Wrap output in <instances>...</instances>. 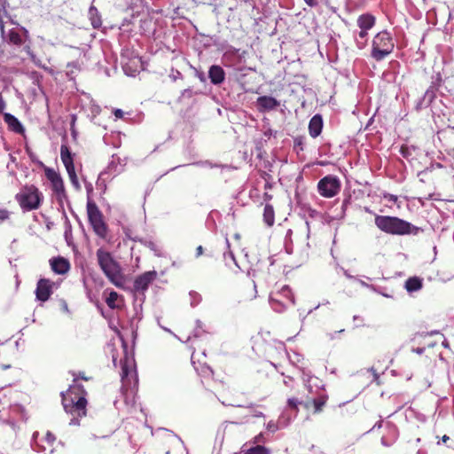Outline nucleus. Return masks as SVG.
Masks as SVG:
<instances>
[{"label":"nucleus","mask_w":454,"mask_h":454,"mask_svg":"<svg viewBox=\"0 0 454 454\" xmlns=\"http://www.w3.org/2000/svg\"><path fill=\"white\" fill-rule=\"evenodd\" d=\"M98 265L109 279V281L117 287H122L125 283V278L120 263L114 258L112 254L103 248L96 252Z\"/></svg>","instance_id":"1"},{"label":"nucleus","mask_w":454,"mask_h":454,"mask_svg":"<svg viewBox=\"0 0 454 454\" xmlns=\"http://www.w3.org/2000/svg\"><path fill=\"white\" fill-rule=\"evenodd\" d=\"M375 225L382 231L391 235H417L420 228L395 216L376 215Z\"/></svg>","instance_id":"2"},{"label":"nucleus","mask_w":454,"mask_h":454,"mask_svg":"<svg viewBox=\"0 0 454 454\" xmlns=\"http://www.w3.org/2000/svg\"><path fill=\"white\" fill-rule=\"evenodd\" d=\"M85 395L86 392L80 384L70 386L66 394L62 392V403L65 411L71 414H76L78 417L85 416L87 404Z\"/></svg>","instance_id":"3"},{"label":"nucleus","mask_w":454,"mask_h":454,"mask_svg":"<svg viewBox=\"0 0 454 454\" xmlns=\"http://www.w3.org/2000/svg\"><path fill=\"white\" fill-rule=\"evenodd\" d=\"M23 211L37 209L43 200V194L35 185L24 186L15 196Z\"/></svg>","instance_id":"4"},{"label":"nucleus","mask_w":454,"mask_h":454,"mask_svg":"<svg viewBox=\"0 0 454 454\" xmlns=\"http://www.w3.org/2000/svg\"><path fill=\"white\" fill-rule=\"evenodd\" d=\"M395 43L390 34L384 30L378 33L372 41V57L380 61L388 56L394 50Z\"/></svg>","instance_id":"5"},{"label":"nucleus","mask_w":454,"mask_h":454,"mask_svg":"<svg viewBox=\"0 0 454 454\" xmlns=\"http://www.w3.org/2000/svg\"><path fill=\"white\" fill-rule=\"evenodd\" d=\"M87 213L89 222L91 224L95 233L105 239L107 235V226L103 220V215L95 202L89 200L87 203Z\"/></svg>","instance_id":"6"},{"label":"nucleus","mask_w":454,"mask_h":454,"mask_svg":"<svg viewBox=\"0 0 454 454\" xmlns=\"http://www.w3.org/2000/svg\"><path fill=\"white\" fill-rule=\"evenodd\" d=\"M286 301L290 304L294 303V295L288 286H284L281 291L270 297V304L272 309L278 313L286 310Z\"/></svg>","instance_id":"7"},{"label":"nucleus","mask_w":454,"mask_h":454,"mask_svg":"<svg viewBox=\"0 0 454 454\" xmlns=\"http://www.w3.org/2000/svg\"><path fill=\"white\" fill-rule=\"evenodd\" d=\"M317 190L321 196L333 198L338 194L340 190V181L335 176H326L317 183Z\"/></svg>","instance_id":"8"},{"label":"nucleus","mask_w":454,"mask_h":454,"mask_svg":"<svg viewBox=\"0 0 454 454\" xmlns=\"http://www.w3.org/2000/svg\"><path fill=\"white\" fill-rule=\"evenodd\" d=\"M45 176L51 184L52 191L55 192L57 200L62 203L64 200H67V195L65 190L64 182L59 173L54 169L46 168Z\"/></svg>","instance_id":"9"},{"label":"nucleus","mask_w":454,"mask_h":454,"mask_svg":"<svg viewBox=\"0 0 454 454\" xmlns=\"http://www.w3.org/2000/svg\"><path fill=\"white\" fill-rule=\"evenodd\" d=\"M156 278L157 272L155 270L146 271L137 276L133 285L134 291L137 293H144Z\"/></svg>","instance_id":"10"},{"label":"nucleus","mask_w":454,"mask_h":454,"mask_svg":"<svg viewBox=\"0 0 454 454\" xmlns=\"http://www.w3.org/2000/svg\"><path fill=\"white\" fill-rule=\"evenodd\" d=\"M8 43L16 45V46H21L25 43L28 37V32L24 27H21L20 29L18 28H12L8 31L4 36H3Z\"/></svg>","instance_id":"11"},{"label":"nucleus","mask_w":454,"mask_h":454,"mask_svg":"<svg viewBox=\"0 0 454 454\" xmlns=\"http://www.w3.org/2000/svg\"><path fill=\"white\" fill-rule=\"evenodd\" d=\"M53 283L49 279L41 278L36 285L35 296L41 301H46L52 294Z\"/></svg>","instance_id":"12"},{"label":"nucleus","mask_w":454,"mask_h":454,"mask_svg":"<svg viewBox=\"0 0 454 454\" xmlns=\"http://www.w3.org/2000/svg\"><path fill=\"white\" fill-rule=\"evenodd\" d=\"M280 103L273 97L262 96L256 100V106L260 112L271 111L277 108Z\"/></svg>","instance_id":"13"},{"label":"nucleus","mask_w":454,"mask_h":454,"mask_svg":"<svg viewBox=\"0 0 454 454\" xmlns=\"http://www.w3.org/2000/svg\"><path fill=\"white\" fill-rule=\"evenodd\" d=\"M225 71L219 65H212L208 69V78L212 84L220 85L225 80Z\"/></svg>","instance_id":"14"},{"label":"nucleus","mask_w":454,"mask_h":454,"mask_svg":"<svg viewBox=\"0 0 454 454\" xmlns=\"http://www.w3.org/2000/svg\"><path fill=\"white\" fill-rule=\"evenodd\" d=\"M51 270L57 274H65L70 269L69 262L63 257H56L51 260Z\"/></svg>","instance_id":"15"},{"label":"nucleus","mask_w":454,"mask_h":454,"mask_svg":"<svg viewBox=\"0 0 454 454\" xmlns=\"http://www.w3.org/2000/svg\"><path fill=\"white\" fill-rule=\"evenodd\" d=\"M322 129H323L322 116L320 114L314 115L310 119L309 123V135L313 138H316L317 137H318L321 134Z\"/></svg>","instance_id":"16"},{"label":"nucleus","mask_w":454,"mask_h":454,"mask_svg":"<svg viewBox=\"0 0 454 454\" xmlns=\"http://www.w3.org/2000/svg\"><path fill=\"white\" fill-rule=\"evenodd\" d=\"M4 120L5 123L8 125L9 129L12 131L21 134L24 132V128L20 121L12 114L9 113L4 114Z\"/></svg>","instance_id":"17"},{"label":"nucleus","mask_w":454,"mask_h":454,"mask_svg":"<svg viewBox=\"0 0 454 454\" xmlns=\"http://www.w3.org/2000/svg\"><path fill=\"white\" fill-rule=\"evenodd\" d=\"M375 24V18L371 14H363L357 20L360 29H371Z\"/></svg>","instance_id":"18"},{"label":"nucleus","mask_w":454,"mask_h":454,"mask_svg":"<svg viewBox=\"0 0 454 454\" xmlns=\"http://www.w3.org/2000/svg\"><path fill=\"white\" fill-rule=\"evenodd\" d=\"M423 286L422 279L419 277L409 278L405 281V288L409 293L417 292Z\"/></svg>","instance_id":"19"},{"label":"nucleus","mask_w":454,"mask_h":454,"mask_svg":"<svg viewBox=\"0 0 454 454\" xmlns=\"http://www.w3.org/2000/svg\"><path fill=\"white\" fill-rule=\"evenodd\" d=\"M263 221L268 226H272L275 222V214L273 207L266 204L263 209Z\"/></svg>","instance_id":"20"},{"label":"nucleus","mask_w":454,"mask_h":454,"mask_svg":"<svg viewBox=\"0 0 454 454\" xmlns=\"http://www.w3.org/2000/svg\"><path fill=\"white\" fill-rule=\"evenodd\" d=\"M106 302L111 309H120L121 307V301L120 300V296L114 291L110 292L106 300Z\"/></svg>","instance_id":"21"},{"label":"nucleus","mask_w":454,"mask_h":454,"mask_svg":"<svg viewBox=\"0 0 454 454\" xmlns=\"http://www.w3.org/2000/svg\"><path fill=\"white\" fill-rule=\"evenodd\" d=\"M89 15L90 17L91 24H92L93 27H95V28L99 27L101 26L102 22H101V19L98 14V9L94 6H90L89 9Z\"/></svg>","instance_id":"22"},{"label":"nucleus","mask_w":454,"mask_h":454,"mask_svg":"<svg viewBox=\"0 0 454 454\" xmlns=\"http://www.w3.org/2000/svg\"><path fill=\"white\" fill-rule=\"evenodd\" d=\"M132 239L135 241H139L140 243L144 244L145 247H149L154 253L155 255H157V256L161 255L160 248L153 241L144 240V239H138V238H133Z\"/></svg>","instance_id":"23"},{"label":"nucleus","mask_w":454,"mask_h":454,"mask_svg":"<svg viewBox=\"0 0 454 454\" xmlns=\"http://www.w3.org/2000/svg\"><path fill=\"white\" fill-rule=\"evenodd\" d=\"M327 399H328V396L326 395H321L318 397L313 399L315 412H320L322 411Z\"/></svg>","instance_id":"24"},{"label":"nucleus","mask_w":454,"mask_h":454,"mask_svg":"<svg viewBox=\"0 0 454 454\" xmlns=\"http://www.w3.org/2000/svg\"><path fill=\"white\" fill-rule=\"evenodd\" d=\"M60 157L63 163L73 161L71 152L66 145H62L60 147Z\"/></svg>","instance_id":"25"},{"label":"nucleus","mask_w":454,"mask_h":454,"mask_svg":"<svg viewBox=\"0 0 454 454\" xmlns=\"http://www.w3.org/2000/svg\"><path fill=\"white\" fill-rule=\"evenodd\" d=\"M243 454H270V451L269 449L262 445H257L248 449Z\"/></svg>","instance_id":"26"},{"label":"nucleus","mask_w":454,"mask_h":454,"mask_svg":"<svg viewBox=\"0 0 454 454\" xmlns=\"http://www.w3.org/2000/svg\"><path fill=\"white\" fill-rule=\"evenodd\" d=\"M121 381H122V385L123 387H126L127 384H128V376H129V366L127 364V361H122L121 360Z\"/></svg>","instance_id":"27"},{"label":"nucleus","mask_w":454,"mask_h":454,"mask_svg":"<svg viewBox=\"0 0 454 454\" xmlns=\"http://www.w3.org/2000/svg\"><path fill=\"white\" fill-rule=\"evenodd\" d=\"M284 426H286V425L285 424L281 425V420H278V423L271 420L267 424V429H268V431H270L271 433H275L276 431H278L280 428V427H284Z\"/></svg>","instance_id":"28"},{"label":"nucleus","mask_w":454,"mask_h":454,"mask_svg":"<svg viewBox=\"0 0 454 454\" xmlns=\"http://www.w3.org/2000/svg\"><path fill=\"white\" fill-rule=\"evenodd\" d=\"M63 164L65 165V168L67 169L68 176L76 174L75 169H74V161H68V162L63 163Z\"/></svg>","instance_id":"29"},{"label":"nucleus","mask_w":454,"mask_h":454,"mask_svg":"<svg viewBox=\"0 0 454 454\" xmlns=\"http://www.w3.org/2000/svg\"><path fill=\"white\" fill-rule=\"evenodd\" d=\"M69 176L70 182H71V184L74 185V187L76 190H80V189H81V185H80V184H79L77 175H76V174H74V175H70V176Z\"/></svg>","instance_id":"30"},{"label":"nucleus","mask_w":454,"mask_h":454,"mask_svg":"<svg viewBox=\"0 0 454 454\" xmlns=\"http://www.w3.org/2000/svg\"><path fill=\"white\" fill-rule=\"evenodd\" d=\"M10 212L7 209L0 208V223L9 219Z\"/></svg>","instance_id":"31"},{"label":"nucleus","mask_w":454,"mask_h":454,"mask_svg":"<svg viewBox=\"0 0 454 454\" xmlns=\"http://www.w3.org/2000/svg\"><path fill=\"white\" fill-rule=\"evenodd\" d=\"M45 440L49 444L51 445L56 441V437L51 432L48 431L45 434Z\"/></svg>","instance_id":"32"},{"label":"nucleus","mask_w":454,"mask_h":454,"mask_svg":"<svg viewBox=\"0 0 454 454\" xmlns=\"http://www.w3.org/2000/svg\"><path fill=\"white\" fill-rule=\"evenodd\" d=\"M298 403H300V402H299V401H298V399H296V398H289V399H288V405H289L291 408H294V409H296V408H297Z\"/></svg>","instance_id":"33"},{"label":"nucleus","mask_w":454,"mask_h":454,"mask_svg":"<svg viewBox=\"0 0 454 454\" xmlns=\"http://www.w3.org/2000/svg\"><path fill=\"white\" fill-rule=\"evenodd\" d=\"M303 1L305 2V4L308 6L311 7V8L317 6L319 4V0H303Z\"/></svg>","instance_id":"34"},{"label":"nucleus","mask_w":454,"mask_h":454,"mask_svg":"<svg viewBox=\"0 0 454 454\" xmlns=\"http://www.w3.org/2000/svg\"><path fill=\"white\" fill-rule=\"evenodd\" d=\"M6 107V104H5V101L4 99L3 98L2 95L0 94V114H2L4 115V111Z\"/></svg>","instance_id":"35"},{"label":"nucleus","mask_w":454,"mask_h":454,"mask_svg":"<svg viewBox=\"0 0 454 454\" xmlns=\"http://www.w3.org/2000/svg\"><path fill=\"white\" fill-rule=\"evenodd\" d=\"M294 145H295V146L300 147L301 150H303V147H302V145H303V139H302V137L295 138Z\"/></svg>","instance_id":"36"},{"label":"nucleus","mask_w":454,"mask_h":454,"mask_svg":"<svg viewBox=\"0 0 454 454\" xmlns=\"http://www.w3.org/2000/svg\"><path fill=\"white\" fill-rule=\"evenodd\" d=\"M367 31H368V29H361L360 32H359V35H358L359 37L361 39H364L367 36V35H368Z\"/></svg>","instance_id":"37"},{"label":"nucleus","mask_w":454,"mask_h":454,"mask_svg":"<svg viewBox=\"0 0 454 454\" xmlns=\"http://www.w3.org/2000/svg\"><path fill=\"white\" fill-rule=\"evenodd\" d=\"M197 76H198V78L200 79V82H206V76H205V74L203 72L198 73Z\"/></svg>","instance_id":"38"},{"label":"nucleus","mask_w":454,"mask_h":454,"mask_svg":"<svg viewBox=\"0 0 454 454\" xmlns=\"http://www.w3.org/2000/svg\"><path fill=\"white\" fill-rule=\"evenodd\" d=\"M262 439H263L262 434H259L258 435H256L254 437V443H258V442H262Z\"/></svg>","instance_id":"39"},{"label":"nucleus","mask_w":454,"mask_h":454,"mask_svg":"<svg viewBox=\"0 0 454 454\" xmlns=\"http://www.w3.org/2000/svg\"><path fill=\"white\" fill-rule=\"evenodd\" d=\"M202 254H203V247H202V246H199V247L196 248V256H197V257H199V256H200Z\"/></svg>","instance_id":"40"},{"label":"nucleus","mask_w":454,"mask_h":454,"mask_svg":"<svg viewBox=\"0 0 454 454\" xmlns=\"http://www.w3.org/2000/svg\"><path fill=\"white\" fill-rule=\"evenodd\" d=\"M114 115L117 117V118H121L123 116V112L122 110L121 109H116L114 111Z\"/></svg>","instance_id":"41"},{"label":"nucleus","mask_w":454,"mask_h":454,"mask_svg":"<svg viewBox=\"0 0 454 454\" xmlns=\"http://www.w3.org/2000/svg\"><path fill=\"white\" fill-rule=\"evenodd\" d=\"M182 77H183V75H182V74L179 71H176V74L172 75V79L174 81H176L178 78H182Z\"/></svg>","instance_id":"42"},{"label":"nucleus","mask_w":454,"mask_h":454,"mask_svg":"<svg viewBox=\"0 0 454 454\" xmlns=\"http://www.w3.org/2000/svg\"><path fill=\"white\" fill-rule=\"evenodd\" d=\"M70 425H74V426H77L79 425V419L78 418H73L71 420H70Z\"/></svg>","instance_id":"43"},{"label":"nucleus","mask_w":454,"mask_h":454,"mask_svg":"<svg viewBox=\"0 0 454 454\" xmlns=\"http://www.w3.org/2000/svg\"><path fill=\"white\" fill-rule=\"evenodd\" d=\"M112 158H113V159H112L111 162H110V163H109V165H108V168H109V169H111V168L114 167V163H115V156H114V155H113V157H112Z\"/></svg>","instance_id":"44"},{"label":"nucleus","mask_w":454,"mask_h":454,"mask_svg":"<svg viewBox=\"0 0 454 454\" xmlns=\"http://www.w3.org/2000/svg\"><path fill=\"white\" fill-rule=\"evenodd\" d=\"M192 93V90L190 89H186L183 91L182 95L184 96L185 94L190 95Z\"/></svg>","instance_id":"45"},{"label":"nucleus","mask_w":454,"mask_h":454,"mask_svg":"<svg viewBox=\"0 0 454 454\" xmlns=\"http://www.w3.org/2000/svg\"><path fill=\"white\" fill-rule=\"evenodd\" d=\"M449 439H450V438H449V436H448V435H443V436L442 437V442H446Z\"/></svg>","instance_id":"46"},{"label":"nucleus","mask_w":454,"mask_h":454,"mask_svg":"<svg viewBox=\"0 0 454 454\" xmlns=\"http://www.w3.org/2000/svg\"><path fill=\"white\" fill-rule=\"evenodd\" d=\"M264 197H265V200H270L271 199V195H270L268 193H265Z\"/></svg>","instance_id":"47"},{"label":"nucleus","mask_w":454,"mask_h":454,"mask_svg":"<svg viewBox=\"0 0 454 454\" xmlns=\"http://www.w3.org/2000/svg\"><path fill=\"white\" fill-rule=\"evenodd\" d=\"M262 415H263V414H262V412H261V411H258V412L254 413V416H255V417H261V416H262Z\"/></svg>","instance_id":"48"},{"label":"nucleus","mask_w":454,"mask_h":454,"mask_svg":"<svg viewBox=\"0 0 454 454\" xmlns=\"http://www.w3.org/2000/svg\"><path fill=\"white\" fill-rule=\"evenodd\" d=\"M116 362H117V358L114 356H113V363L114 364V366H116Z\"/></svg>","instance_id":"49"},{"label":"nucleus","mask_w":454,"mask_h":454,"mask_svg":"<svg viewBox=\"0 0 454 454\" xmlns=\"http://www.w3.org/2000/svg\"><path fill=\"white\" fill-rule=\"evenodd\" d=\"M196 324H197V326H198L199 328H200V327H201V322H200V320H197V321H196Z\"/></svg>","instance_id":"50"},{"label":"nucleus","mask_w":454,"mask_h":454,"mask_svg":"<svg viewBox=\"0 0 454 454\" xmlns=\"http://www.w3.org/2000/svg\"><path fill=\"white\" fill-rule=\"evenodd\" d=\"M371 371L373 372L374 377L378 378V374L376 373L375 370L373 368H371Z\"/></svg>","instance_id":"51"},{"label":"nucleus","mask_w":454,"mask_h":454,"mask_svg":"<svg viewBox=\"0 0 454 454\" xmlns=\"http://www.w3.org/2000/svg\"><path fill=\"white\" fill-rule=\"evenodd\" d=\"M199 336H200V333L198 330H196L194 333V337H199Z\"/></svg>","instance_id":"52"},{"label":"nucleus","mask_w":454,"mask_h":454,"mask_svg":"<svg viewBox=\"0 0 454 454\" xmlns=\"http://www.w3.org/2000/svg\"><path fill=\"white\" fill-rule=\"evenodd\" d=\"M79 377L82 378V380H87V378L82 373L79 374Z\"/></svg>","instance_id":"53"},{"label":"nucleus","mask_w":454,"mask_h":454,"mask_svg":"<svg viewBox=\"0 0 454 454\" xmlns=\"http://www.w3.org/2000/svg\"><path fill=\"white\" fill-rule=\"evenodd\" d=\"M229 255H230V257H231L232 260H234V254H233V253H232V252H230V253H229Z\"/></svg>","instance_id":"54"},{"label":"nucleus","mask_w":454,"mask_h":454,"mask_svg":"<svg viewBox=\"0 0 454 454\" xmlns=\"http://www.w3.org/2000/svg\"><path fill=\"white\" fill-rule=\"evenodd\" d=\"M423 352V348H418L417 353L421 354Z\"/></svg>","instance_id":"55"},{"label":"nucleus","mask_w":454,"mask_h":454,"mask_svg":"<svg viewBox=\"0 0 454 454\" xmlns=\"http://www.w3.org/2000/svg\"><path fill=\"white\" fill-rule=\"evenodd\" d=\"M381 427V421L378 422V423L374 426V427Z\"/></svg>","instance_id":"56"},{"label":"nucleus","mask_w":454,"mask_h":454,"mask_svg":"<svg viewBox=\"0 0 454 454\" xmlns=\"http://www.w3.org/2000/svg\"><path fill=\"white\" fill-rule=\"evenodd\" d=\"M38 435V432L34 433L33 437H36Z\"/></svg>","instance_id":"57"},{"label":"nucleus","mask_w":454,"mask_h":454,"mask_svg":"<svg viewBox=\"0 0 454 454\" xmlns=\"http://www.w3.org/2000/svg\"><path fill=\"white\" fill-rule=\"evenodd\" d=\"M226 244L228 247H230V243H229L228 239H226Z\"/></svg>","instance_id":"58"},{"label":"nucleus","mask_w":454,"mask_h":454,"mask_svg":"<svg viewBox=\"0 0 454 454\" xmlns=\"http://www.w3.org/2000/svg\"><path fill=\"white\" fill-rule=\"evenodd\" d=\"M125 403H128V397L127 396L125 397Z\"/></svg>","instance_id":"59"},{"label":"nucleus","mask_w":454,"mask_h":454,"mask_svg":"<svg viewBox=\"0 0 454 454\" xmlns=\"http://www.w3.org/2000/svg\"><path fill=\"white\" fill-rule=\"evenodd\" d=\"M132 399H134V397ZM130 403H131V404H133L134 403V400H131Z\"/></svg>","instance_id":"60"},{"label":"nucleus","mask_w":454,"mask_h":454,"mask_svg":"<svg viewBox=\"0 0 454 454\" xmlns=\"http://www.w3.org/2000/svg\"><path fill=\"white\" fill-rule=\"evenodd\" d=\"M324 1H325V4H327L329 0H324Z\"/></svg>","instance_id":"61"}]
</instances>
